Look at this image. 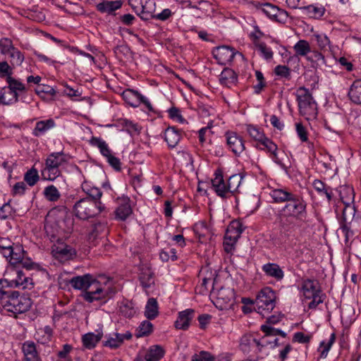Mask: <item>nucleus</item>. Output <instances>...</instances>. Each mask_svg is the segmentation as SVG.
<instances>
[{
  "label": "nucleus",
  "mask_w": 361,
  "mask_h": 361,
  "mask_svg": "<svg viewBox=\"0 0 361 361\" xmlns=\"http://www.w3.org/2000/svg\"><path fill=\"white\" fill-rule=\"evenodd\" d=\"M69 284L75 290H82L80 296L89 303L106 300L111 297V293L114 294L111 288H105L90 274L73 277Z\"/></svg>",
  "instance_id": "obj_1"
},
{
  "label": "nucleus",
  "mask_w": 361,
  "mask_h": 361,
  "mask_svg": "<svg viewBox=\"0 0 361 361\" xmlns=\"http://www.w3.org/2000/svg\"><path fill=\"white\" fill-rule=\"evenodd\" d=\"M240 178L237 174L231 176L225 183L223 171L217 169L214 171V178L212 179V187L216 194L221 198H227L228 194H233L240 185Z\"/></svg>",
  "instance_id": "obj_2"
},
{
  "label": "nucleus",
  "mask_w": 361,
  "mask_h": 361,
  "mask_svg": "<svg viewBox=\"0 0 361 361\" xmlns=\"http://www.w3.org/2000/svg\"><path fill=\"white\" fill-rule=\"evenodd\" d=\"M75 216L81 220H88L100 214L105 210L102 202H92L89 199L81 198L73 205Z\"/></svg>",
  "instance_id": "obj_3"
},
{
  "label": "nucleus",
  "mask_w": 361,
  "mask_h": 361,
  "mask_svg": "<svg viewBox=\"0 0 361 361\" xmlns=\"http://www.w3.org/2000/svg\"><path fill=\"white\" fill-rule=\"evenodd\" d=\"M340 197L344 204L340 224H351L357 209L355 205V192L352 187L344 185L341 187Z\"/></svg>",
  "instance_id": "obj_4"
},
{
  "label": "nucleus",
  "mask_w": 361,
  "mask_h": 361,
  "mask_svg": "<svg viewBox=\"0 0 361 361\" xmlns=\"http://www.w3.org/2000/svg\"><path fill=\"white\" fill-rule=\"evenodd\" d=\"M6 275L8 277L0 279L1 285L12 289L21 287L22 289L30 290L34 286L32 279L16 267L12 268L11 272L7 273Z\"/></svg>",
  "instance_id": "obj_5"
},
{
  "label": "nucleus",
  "mask_w": 361,
  "mask_h": 361,
  "mask_svg": "<svg viewBox=\"0 0 361 361\" xmlns=\"http://www.w3.org/2000/svg\"><path fill=\"white\" fill-rule=\"evenodd\" d=\"M281 216L295 220H302L307 216V202L303 197L295 194L281 209Z\"/></svg>",
  "instance_id": "obj_6"
},
{
  "label": "nucleus",
  "mask_w": 361,
  "mask_h": 361,
  "mask_svg": "<svg viewBox=\"0 0 361 361\" xmlns=\"http://www.w3.org/2000/svg\"><path fill=\"white\" fill-rule=\"evenodd\" d=\"M67 162L66 155L63 152H52L45 160V167L42 171L44 180H54L61 176L59 167Z\"/></svg>",
  "instance_id": "obj_7"
},
{
  "label": "nucleus",
  "mask_w": 361,
  "mask_h": 361,
  "mask_svg": "<svg viewBox=\"0 0 361 361\" xmlns=\"http://www.w3.org/2000/svg\"><path fill=\"white\" fill-rule=\"evenodd\" d=\"M239 350L244 354L248 361H257L263 359L260 340L256 339L252 334H245L240 339Z\"/></svg>",
  "instance_id": "obj_8"
},
{
  "label": "nucleus",
  "mask_w": 361,
  "mask_h": 361,
  "mask_svg": "<svg viewBox=\"0 0 361 361\" xmlns=\"http://www.w3.org/2000/svg\"><path fill=\"white\" fill-rule=\"evenodd\" d=\"M296 100L302 116H314L317 114V103L309 89L300 87L296 91Z\"/></svg>",
  "instance_id": "obj_9"
},
{
  "label": "nucleus",
  "mask_w": 361,
  "mask_h": 361,
  "mask_svg": "<svg viewBox=\"0 0 361 361\" xmlns=\"http://www.w3.org/2000/svg\"><path fill=\"white\" fill-rule=\"evenodd\" d=\"M26 255L27 252L24 250L23 247L21 245L15 244L4 257L8 259L11 265L21 264L27 270L35 269L37 264L32 262Z\"/></svg>",
  "instance_id": "obj_10"
},
{
  "label": "nucleus",
  "mask_w": 361,
  "mask_h": 361,
  "mask_svg": "<svg viewBox=\"0 0 361 361\" xmlns=\"http://www.w3.org/2000/svg\"><path fill=\"white\" fill-rule=\"evenodd\" d=\"M276 293L270 287L262 288L257 294L255 305L259 310H272L275 307Z\"/></svg>",
  "instance_id": "obj_11"
},
{
  "label": "nucleus",
  "mask_w": 361,
  "mask_h": 361,
  "mask_svg": "<svg viewBox=\"0 0 361 361\" xmlns=\"http://www.w3.org/2000/svg\"><path fill=\"white\" fill-rule=\"evenodd\" d=\"M122 97L126 103L133 107H137L140 104H143L148 111H154L149 101L136 90L127 89L123 92Z\"/></svg>",
  "instance_id": "obj_12"
},
{
  "label": "nucleus",
  "mask_w": 361,
  "mask_h": 361,
  "mask_svg": "<svg viewBox=\"0 0 361 361\" xmlns=\"http://www.w3.org/2000/svg\"><path fill=\"white\" fill-rule=\"evenodd\" d=\"M237 54H239V52L233 47L226 45L215 47L212 50L214 58L217 61V63L221 65H226L231 63Z\"/></svg>",
  "instance_id": "obj_13"
},
{
  "label": "nucleus",
  "mask_w": 361,
  "mask_h": 361,
  "mask_svg": "<svg viewBox=\"0 0 361 361\" xmlns=\"http://www.w3.org/2000/svg\"><path fill=\"white\" fill-rule=\"evenodd\" d=\"M281 236L287 240L295 237L296 223L295 219L280 214L277 216Z\"/></svg>",
  "instance_id": "obj_14"
},
{
  "label": "nucleus",
  "mask_w": 361,
  "mask_h": 361,
  "mask_svg": "<svg viewBox=\"0 0 361 361\" xmlns=\"http://www.w3.org/2000/svg\"><path fill=\"white\" fill-rule=\"evenodd\" d=\"M261 10L270 19L279 23H286L288 17L287 11L270 3L262 4Z\"/></svg>",
  "instance_id": "obj_15"
},
{
  "label": "nucleus",
  "mask_w": 361,
  "mask_h": 361,
  "mask_svg": "<svg viewBox=\"0 0 361 361\" xmlns=\"http://www.w3.org/2000/svg\"><path fill=\"white\" fill-rule=\"evenodd\" d=\"M132 337L133 334L129 331L124 334L114 332L105 336L106 341L102 342V345L110 349H117L122 345L126 340L129 341Z\"/></svg>",
  "instance_id": "obj_16"
},
{
  "label": "nucleus",
  "mask_w": 361,
  "mask_h": 361,
  "mask_svg": "<svg viewBox=\"0 0 361 361\" xmlns=\"http://www.w3.org/2000/svg\"><path fill=\"white\" fill-rule=\"evenodd\" d=\"M228 148L236 156H239L245 149V141L235 132L228 131L225 134Z\"/></svg>",
  "instance_id": "obj_17"
},
{
  "label": "nucleus",
  "mask_w": 361,
  "mask_h": 361,
  "mask_svg": "<svg viewBox=\"0 0 361 361\" xmlns=\"http://www.w3.org/2000/svg\"><path fill=\"white\" fill-rule=\"evenodd\" d=\"M216 302L221 309L231 307L235 302V292L233 288H221L216 293Z\"/></svg>",
  "instance_id": "obj_18"
},
{
  "label": "nucleus",
  "mask_w": 361,
  "mask_h": 361,
  "mask_svg": "<svg viewBox=\"0 0 361 361\" xmlns=\"http://www.w3.org/2000/svg\"><path fill=\"white\" fill-rule=\"evenodd\" d=\"M141 7H140L139 13L136 14L145 21L154 19L155 17V2L154 0H145L143 2L140 1Z\"/></svg>",
  "instance_id": "obj_19"
},
{
  "label": "nucleus",
  "mask_w": 361,
  "mask_h": 361,
  "mask_svg": "<svg viewBox=\"0 0 361 361\" xmlns=\"http://www.w3.org/2000/svg\"><path fill=\"white\" fill-rule=\"evenodd\" d=\"M194 317L195 310L193 309H186L185 310L179 312L177 319L175 322V327L177 329L187 330Z\"/></svg>",
  "instance_id": "obj_20"
},
{
  "label": "nucleus",
  "mask_w": 361,
  "mask_h": 361,
  "mask_svg": "<svg viewBox=\"0 0 361 361\" xmlns=\"http://www.w3.org/2000/svg\"><path fill=\"white\" fill-rule=\"evenodd\" d=\"M52 252L55 257L62 260H68L73 259L76 255L75 250L68 245H54Z\"/></svg>",
  "instance_id": "obj_21"
},
{
  "label": "nucleus",
  "mask_w": 361,
  "mask_h": 361,
  "mask_svg": "<svg viewBox=\"0 0 361 361\" xmlns=\"http://www.w3.org/2000/svg\"><path fill=\"white\" fill-rule=\"evenodd\" d=\"M318 283L313 279H306L302 281V290L307 299H311L314 295L323 293Z\"/></svg>",
  "instance_id": "obj_22"
},
{
  "label": "nucleus",
  "mask_w": 361,
  "mask_h": 361,
  "mask_svg": "<svg viewBox=\"0 0 361 361\" xmlns=\"http://www.w3.org/2000/svg\"><path fill=\"white\" fill-rule=\"evenodd\" d=\"M181 132L174 126H169L165 130L164 138L169 148H174L178 144L181 138Z\"/></svg>",
  "instance_id": "obj_23"
},
{
  "label": "nucleus",
  "mask_w": 361,
  "mask_h": 361,
  "mask_svg": "<svg viewBox=\"0 0 361 361\" xmlns=\"http://www.w3.org/2000/svg\"><path fill=\"white\" fill-rule=\"evenodd\" d=\"M262 271L267 276L271 277L277 281H281L284 277V272L280 266L276 263H267L262 267Z\"/></svg>",
  "instance_id": "obj_24"
},
{
  "label": "nucleus",
  "mask_w": 361,
  "mask_h": 361,
  "mask_svg": "<svg viewBox=\"0 0 361 361\" xmlns=\"http://www.w3.org/2000/svg\"><path fill=\"white\" fill-rule=\"evenodd\" d=\"M139 270V281L140 284L145 290H147L154 283V273L152 269L147 266H141Z\"/></svg>",
  "instance_id": "obj_25"
},
{
  "label": "nucleus",
  "mask_w": 361,
  "mask_h": 361,
  "mask_svg": "<svg viewBox=\"0 0 361 361\" xmlns=\"http://www.w3.org/2000/svg\"><path fill=\"white\" fill-rule=\"evenodd\" d=\"M96 333L89 332L82 336V342L87 349L91 350L95 348L103 337L102 329L96 330Z\"/></svg>",
  "instance_id": "obj_26"
},
{
  "label": "nucleus",
  "mask_w": 361,
  "mask_h": 361,
  "mask_svg": "<svg viewBox=\"0 0 361 361\" xmlns=\"http://www.w3.org/2000/svg\"><path fill=\"white\" fill-rule=\"evenodd\" d=\"M269 195L273 200V202L279 204L288 202L295 194L286 188H281L271 190Z\"/></svg>",
  "instance_id": "obj_27"
},
{
  "label": "nucleus",
  "mask_w": 361,
  "mask_h": 361,
  "mask_svg": "<svg viewBox=\"0 0 361 361\" xmlns=\"http://www.w3.org/2000/svg\"><path fill=\"white\" fill-rule=\"evenodd\" d=\"M22 350L25 361H42L37 351L36 345L33 341H25L23 344Z\"/></svg>",
  "instance_id": "obj_28"
},
{
  "label": "nucleus",
  "mask_w": 361,
  "mask_h": 361,
  "mask_svg": "<svg viewBox=\"0 0 361 361\" xmlns=\"http://www.w3.org/2000/svg\"><path fill=\"white\" fill-rule=\"evenodd\" d=\"M121 201L122 202L119 204L115 211L116 218L121 221H125L130 214H132L133 209L128 197H124Z\"/></svg>",
  "instance_id": "obj_29"
},
{
  "label": "nucleus",
  "mask_w": 361,
  "mask_h": 361,
  "mask_svg": "<svg viewBox=\"0 0 361 361\" xmlns=\"http://www.w3.org/2000/svg\"><path fill=\"white\" fill-rule=\"evenodd\" d=\"M237 80V74L233 70L229 68H225L219 75L220 84L226 87H230L231 85L235 84Z\"/></svg>",
  "instance_id": "obj_30"
},
{
  "label": "nucleus",
  "mask_w": 361,
  "mask_h": 361,
  "mask_svg": "<svg viewBox=\"0 0 361 361\" xmlns=\"http://www.w3.org/2000/svg\"><path fill=\"white\" fill-rule=\"evenodd\" d=\"M350 100L357 105H361V79L355 80L350 85L348 92Z\"/></svg>",
  "instance_id": "obj_31"
},
{
  "label": "nucleus",
  "mask_w": 361,
  "mask_h": 361,
  "mask_svg": "<svg viewBox=\"0 0 361 361\" xmlns=\"http://www.w3.org/2000/svg\"><path fill=\"white\" fill-rule=\"evenodd\" d=\"M57 92L55 88L48 85H39L35 89V93L46 101L54 100Z\"/></svg>",
  "instance_id": "obj_32"
},
{
  "label": "nucleus",
  "mask_w": 361,
  "mask_h": 361,
  "mask_svg": "<svg viewBox=\"0 0 361 361\" xmlns=\"http://www.w3.org/2000/svg\"><path fill=\"white\" fill-rule=\"evenodd\" d=\"M18 91L9 92L4 87L0 90V104L11 105L18 102Z\"/></svg>",
  "instance_id": "obj_33"
},
{
  "label": "nucleus",
  "mask_w": 361,
  "mask_h": 361,
  "mask_svg": "<svg viewBox=\"0 0 361 361\" xmlns=\"http://www.w3.org/2000/svg\"><path fill=\"white\" fill-rule=\"evenodd\" d=\"M144 314L149 320L154 319L159 315V305L155 298H150L148 299Z\"/></svg>",
  "instance_id": "obj_34"
},
{
  "label": "nucleus",
  "mask_w": 361,
  "mask_h": 361,
  "mask_svg": "<svg viewBox=\"0 0 361 361\" xmlns=\"http://www.w3.org/2000/svg\"><path fill=\"white\" fill-rule=\"evenodd\" d=\"M82 190L87 195L84 199H89L92 202H102V192L99 188L91 187L87 183H82Z\"/></svg>",
  "instance_id": "obj_35"
},
{
  "label": "nucleus",
  "mask_w": 361,
  "mask_h": 361,
  "mask_svg": "<svg viewBox=\"0 0 361 361\" xmlns=\"http://www.w3.org/2000/svg\"><path fill=\"white\" fill-rule=\"evenodd\" d=\"M122 6V1L117 0L114 1H104L97 5V9L101 13H112L116 10L120 8Z\"/></svg>",
  "instance_id": "obj_36"
},
{
  "label": "nucleus",
  "mask_w": 361,
  "mask_h": 361,
  "mask_svg": "<svg viewBox=\"0 0 361 361\" xmlns=\"http://www.w3.org/2000/svg\"><path fill=\"white\" fill-rule=\"evenodd\" d=\"M54 126L55 122L52 118L38 121L36 123L35 128L33 129L32 135L35 137H39Z\"/></svg>",
  "instance_id": "obj_37"
},
{
  "label": "nucleus",
  "mask_w": 361,
  "mask_h": 361,
  "mask_svg": "<svg viewBox=\"0 0 361 361\" xmlns=\"http://www.w3.org/2000/svg\"><path fill=\"white\" fill-rule=\"evenodd\" d=\"M165 354L164 348L159 345L151 346L145 355L146 361H159Z\"/></svg>",
  "instance_id": "obj_38"
},
{
  "label": "nucleus",
  "mask_w": 361,
  "mask_h": 361,
  "mask_svg": "<svg viewBox=\"0 0 361 361\" xmlns=\"http://www.w3.org/2000/svg\"><path fill=\"white\" fill-rule=\"evenodd\" d=\"M312 185L319 195H324L326 197L328 202L332 200L333 192L330 186L326 185L319 179H315L312 183Z\"/></svg>",
  "instance_id": "obj_39"
},
{
  "label": "nucleus",
  "mask_w": 361,
  "mask_h": 361,
  "mask_svg": "<svg viewBox=\"0 0 361 361\" xmlns=\"http://www.w3.org/2000/svg\"><path fill=\"white\" fill-rule=\"evenodd\" d=\"M119 312L124 317L130 319L134 317L137 310L132 301L123 300L119 306Z\"/></svg>",
  "instance_id": "obj_40"
},
{
  "label": "nucleus",
  "mask_w": 361,
  "mask_h": 361,
  "mask_svg": "<svg viewBox=\"0 0 361 361\" xmlns=\"http://www.w3.org/2000/svg\"><path fill=\"white\" fill-rule=\"evenodd\" d=\"M154 326L148 320H145L140 323L139 326L135 331V336L137 338H141L148 336L153 331Z\"/></svg>",
  "instance_id": "obj_41"
},
{
  "label": "nucleus",
  "mask_w": 361,
  "mask_h": 361,
  "mask_svg": "<svg viewBox=\"0 0 361 361\" xmlns=\"http://www.w3.org/2000/svg\"><path fill=\"white\" fill-rule=\"evenodd\" d=\"M44 198L49 202H57L60 197L61 194L57 188L54 185H50L44 188L43 191Z\"/></svg>",
  "instance_id": "obj_42"
},
{
  "label": "nucleus",
  "mask_w": 361,
  "mask_h": 361,
  "mask_svg": "<svg viewBox=\"0 0 361 361\" xmlns=\"http://www.w3.org/2000/svg\"><path fill=\"white\" fill-rule=\"evenodd\" d=\"M254 45L259 51L263 59L267 61L273 59L274 53L271 48L267 46L266 43L259 41H254Z\"/></svg>",
  "instance_id": "obj_43"
},
{
  "label": "nucleus",
  "mask_w": 361,
  "mask_h": 361,
  "mask_svg": "<svg viewBox=\"0 0 361 361\" xmlns=\"http://www.w3.org/2000/svg\"><path fill=\"white\" fill-rule=\"evenodd\" d=\"M336 341V334L335 333H332L330 336V338L328 341H322L319 346L318 351L320 352V357L322 358H325L329 350L331 349L332 345Z\"/></svg>",
  "instance_id": "obj_44"
},
{
  "label": "nucleus",
  "mask_w": 361,
  "mask_h": 361,
  "mask_svg": "<svg viewBox=\"0 0 361 361\" xmlns=\"http://www.w3.org/2000/svg\"><path fill=\"white\" fill-rule=\"evenodd\" d=\"M300 9L307 11L310 17L313 18H319L322 17L326 11L324 6H316L314 5L302 6L300 8Z\"/></svg>",
  "instance_id": "obj_45"
},
{
  "label": "nucleus",
  "mask_w": 361,
  "mask_h": 361,
  "mask_svg": "<svg viewBox=\"0 0 361 361\" xmlns=\"http://www.w3.org/2000/svg\"><path fill=\"white\" fill-rule=\"evenodd\" d=\"M297 56H305L310 52L311 48L307 41L305 39L299 40L293 47Z\"/></svg>",
  "instance_id": "obj_46"
},
{
  "label": "nucleus",
  "mask_w": 361,
  "mask_h": 361,
  "mask_svg": "<svg viewBox=\"0 0 361 361\" xmlns=\"http://www.w3.org/2000/svg\"><path fill=\"white\" fill-rule=\"evenodd\" d=\"M6 82L8 83V87H6V90H9V92L19 91L24 92L26 90L25 86L19 80L11 77L6 78Z\"/></svg>",
  "instance_id": "obj_47"
},
{
  "label": "nucleus",
  "mask_w": 361,
  "mask_h": 361,
  "mask_svg": "<svg viewBox=\"0 0 361 361\" xmlns=\"http://www.w3.org/2000/svg\"><path fill=\"white\" fill-rule=\"evenodd\" d=\"M39 180L38 171L32 167L24 175V180L30 186H34Z\"/></svg>",
  "instance_id": "obj_48"
},
{
  "label": "nucleus",
  "mask_w": 361,
  "mask_h": 361,
  "mask_svg": "<svg viewBox=\"0 0 361 361\" xmlns=\"http://www.w3.org/2000/svg\"><path fill=\"white\" fill-rule=\"evenodd\" d=\"M246 130L249 135L255 140L257 142H260L265 137L263 131L260 130V128L257 126L248 124L246 126Z\"/></svg>",
  "instance_id": "obj_49"
},
{
  "label": "nucleus",
  "mask_w": 361,
  "mask_h": 361,
  "mask_svg": "<svg viewBox=\"0 0 361 361\" xmlns=\"http://www.w3.org/2000/svg\"><path fill=\"white\" fill-rule=\"evenodd\" d=\"M260 329L266 334V336H276L278 335L283 338H286L287 336V334L283 331L279 329L274 328L271 326L267 324L262 325Z\"/></svg>",
  "instance_id": "obj_50"
},
{
  "label": "nucleus",
  "mask_w": 361,
  "mask_h": 361,
  "mask_svg": "<svg viewBox=\"0 0 361 361\" xmlns=\"http://www.w3.org/2000/svg\"><path fill=\"white\" fill-rule=\"evenodd\" d=\"M244 229L245 228L241 223L239 221H233L230 225L227 233L231 232L232 230L235 231V235L233 237L235 243L238 238H240V234L243 232ZM231 238L232 237L228 236V233L226 234V239L231 240Z\"/></svg>",
  "instance_id": "obj_51"
},
{
  "label": "nucleus",
  "mask_w": 361,
  "mask_h": 361,
  "mask_svg": "<svg viewBox=\"0 0 361 361\" xmlns=\"http://www.w3.org/2000/svg\"><path fill=\"white\" fill-rule=\"evenodd\" d=\"M106 229V223L102 221L96 222L92 226L91 231L89 233L90 239H95L99 234L104 232Z\"/></svg>",
  "instance_id": "obj_52"
},
{
  "label": "nucleus",
  "mask_w": 361,
  "mask_h": 361,
  "mask_svg": "<svg viewBox=\"0 0 361 361\" xmlns=\"http://www.w3.org/2000/svg\"><path fill=\"white\" fill-rule=\"evenodd\" d=\"M9 57L11 58V63L13 66H20L24 60V56L16 48L11 49V52L9 55Z\"/></svg>",
  "instance_id": "obj_53"
},
{
  "label": "nucleus",
  "mask_w": 361,
  "mask_h": 361,
  "mask_svg": "<svg viewBox=\"0 0 361 361\" xmlns=\"http://www.w3.org/2000/svg\"><path fill=\"white\" fill-rule=\"evenodd\" d=\"M255 76L258 80V83L254 85L253 88L255 94H259L262 90L267 86L263 73L260 71H255Z\"/></svg>",
  "instance_id": "obj_54"
},
{
  "label": "nucleus",
  "mask_w": 361,
  "mask_h": 361,
  "mask_svg": "<svg viewBox=\"0 0 361 361\" xmlns=\"http://www.w3.org/2000/svg\"><path fill=\"white\" fill-rule=\"evenodd\" d=\"M14 245L9 239L0 238V252L5 257Z\"/></svg>",
  "instance_id": "obj_55"
},
{
  "label": "nucleus",
  "mask_w": 361,
  "mask_h": 361,
  "mask_svg": "<svg viewBox=\"0 0 361 361\" xmlns=\"http://www.w3.org/2000/svg\"><path fill=\"white\" fill-rule=\"evenodd\" d=\"M312 336V334L305 335L301 331L295 332L293 336V342H298L302 344L309 343Z\"/></svg>",
  "instance_id": "obj_56"
},
{
  "label": "nucleus",
  "mask_w": 361,
  "mask_h": 361,
  "mask_svg": "<svg viewBox=\"0 0 361 361\" xmlns=\"http://www.w3.org/2000/svg\"><path fill=\"white\" fill-rule=\"evenodd\" d=\"M269 336H266V334L260 339L261 348L262 351L267 345H270L271 348L279 346V338L269 339Z\"/></svg>",
  "instance_id": "obj_57"
},
{
  "label": "nucleus",
  "mask_w": 361,
  "mask_h": 361,
  "mask_svg": "<svg viewBox=\"0 0 361 361\" xmlns=\"http://www.w3.org/2000/svg\"><path fill=\"white\" fill-rule=\"evenodd\" d=\"M214 360L215 357L210 353L204 350L192 357V361H214Z\"/></svg>",
  "instance_id": "obj_58"
},
{
  "label": "nucleus",
  "mask_w": 361,
  "mask_h": 361,
  "mask_svg": "<svg viewBox=\"0 0 361 361\" xmlns=\"http://www.w3.org/2000/svg\"><path fill=\"white\" fill-rule=\"evenodd\" d=\"M274 73L286 79H290V69L286 66H276L274 68Z\"/></svg>",
  "instance_id": "obj_59"
},
{
  "label": "nucleus",
  "mask_w": 361,
  "mask_h": 361,
  "mask_svg": "<svg viewBox=\"0 0 361 361\" xmlns=\"http://www.w3.org/2000/svg\"><path fill=\"white\" fill-rule=\"evenodd\" d=\"M13 213V209L11 206L9 202L4 204L0 207V219L4 220L8 219Z\"/></svg>",
  "instance_id": "obj_60"
},
{
  "label": "nucleus",
  "mask_w": 361,
  "mask_h": 361,
  "mask_svg": "<svg viewBox=\"0 0 361 361\" xmlns=\"http://www.w3.org/2000/svg\"><path fill=\"white\" fill-rule=\"evenodd\" d=\"M259 143L264 146V148H261V149H266L270 153L277 151V145L266 136L259 142Z\"/></svg>",
  "instance_id": "obj_61"
},
{
  "label": "nucleus",
  "mask_w": 361,
  "mask_h": 361,
  "mask_svg": "<svg viewBox=\"0 0 361 361\" xmlns=\"http://www.w3.org/2000/svg\"><path fill=\"white\" fill-rule=\"evenodd\" d=\"M326 298V295L324 293H322L319 295H314L311 298V299H312V300L308 305L309 309H311V310L316 309L317 307L319 304L322 303L324 301Z\"/></svg>",
  "instance_id": "obj_62"
},
{
  "label": "nucleus",
  "mask_w": 361,
  "mask_h": 361,
  "mask_svg": "<svg viewBox=\"0 0 361 361\" xmlns=\"http://www.w3.org/2000/svg\"><path fill=\"white\" fill-rule=\"evenodd\" d=\"M90 144L93 147L99 148L100 153L104 151L106 147H108L106 142L100 137H92L90 140Z\"/></svg>",
  "instance_id": "obj_63"
},
{
  "label": "nucleus",
  "mask_w": 361,
  "mask_h": 361,
  "mask_svg": "<svg viewBox=\"0 0 361 361\" xmlns=\"http://www.w3.org/2000/svg\"><path fill=\"white\" fill-rule=\"evenodd\" d=\"M12 73V68L6 61L0 62V78L11 77Z\"/></svg>",
  "instance_id": "obj_64"
}]
</instances>
